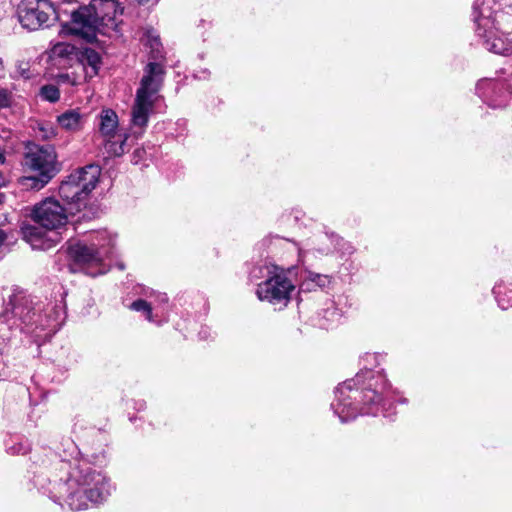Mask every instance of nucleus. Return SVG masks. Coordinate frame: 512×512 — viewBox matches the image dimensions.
<instances>
[{
  "label": "nucleus",
  "mask_w": 512,
  "mask_h": 512,
  "mask_svg": "<svg viewBox=\"0 0 512 512\" xmlns=\"http://www.w3.org/2000/svg\"><path fill=\"white\" fill-rule=\"evenodd\" d=\"M379 356L366 353L360 363V372L352 379L340 384L335 390L331 409L342 423L355 419L360 414H373L379 411L381 396L379 391L387 388V380L380 372H373L368 366H377Z\"/></svg>",
  "instance_id": "obj_1"
},
{
  "label": "nucleus",
  "mask_w": 512,
  "mask_h": 512,
  "mask_svg": "<svg viewBox=\"0 0 512 512\" xmlns=\"http://www.w3.org/2000/svg\"><path fill=\"white\" fill-rule=\"evenodd\" d=\"M119 6L116 0H91L88 6L80 7L71 16L67 26L73 35L87 42L96 40L97 34H108L117 27Z\"/></svg>",
  "instance_id": "obj_2"
},
{
  "label": "nucleus",
  "mask_w": 512,
  "mask_h": 512,
  "mask_svg": "<svg viewBox=\"0 0 512 512\" xmlns=\"http://www.w3.org/2000/svg\"><path fill=\"white\" fill-rule=\"evenodd\" d=\"M165 70L160 63L150 62L144 69L140 86L136 91L131 111V124L135 133H142L147 127L151 114L162 98L160 91L164 80Z\"/></svg>",
  "instance_id": "obj_3"
},
{
  "label": "nucleus",
  "mask_w": 512,
  "mask_h": 512,
  "mask_svg": "<svg viewBox=\"0 0 512 512\" xmlns=\"http://www.w3.org/2000/svg\"><path fill=\"white\" fill-rule=\"evenodd\" d=\"M38 324L42 329L49 328L55 331L58 327L57 323H51L46 320L42 321V316L32 311L28 299L22 293L14 294L10 297L5 312L0 316V353L10 341L13 331L19 329L27 333L33 332L31 327Z\"/></svg>",
  "instance_id": "obj_4"
},
{
  "label": "nucleus",
  "mask_w": 512,
  "mask_h": 512,
  "mask_svg": "<svg viewBox=\"0 0 512 512\" xmlns=\"http://www.w3.org/2000/svg\"><path fill=\"white\" fill-rule=\"evenodd\" d=\"M25 164L37 175L23 177L21 184L34 190L42 189L59 172L55 149L49 144L29 146Z\"/></svg>",
  "instance_id": "obj_5"
},
{
  "label": "nucleus",
  "mask_w": 512,
  "mask_h": 512,
  "mask_svg": "<svg viewBox=\"0 0 512 512\" xmlns=\"http://www.w3.org/2000/svg\"><path fill=\"white\" fill-rule=\"evenodd\" d=\"M115 237L107 231L94 234L91 241H74L69 243L67 253L74 265L79 267L93 266L108 257L114 245Z\"/></svg>",
  "instance_id": "obj_6"
},
{
  "label": "nucleus",
  "mask_w": 512,
  "mask_h": 512,
  "mask_svg": "<svg viewBox=\"0 0 512 512\" xmlns=\"http://www.w3.org/2000/svg\"><path fill=\"white\" fill-rule=\"evenodd\" d=\"M21 26L30 31L50 27L58 20L54 4L50 0H22L17 8Z\"/></svg>",
  "instance_id": "obj_7"
},
{
  "label": "nucleus",
  "mask_w": 512,
  "mask_h": 512,
  "mask_svg": "<svg viewBox=\"0 0 512 512\" xmlns=\"http://www.w3.org/2000/svg\"><path fill=\"white\" fill-rule=\"evenodd\" d=\"M268 273V278L258 284L256 290L258 299L272 305L286 306L295 288L294 285L281 268L274 267L273 271L268 270Z\"/></svg>",
  "instance_id": "obj_8"
},
{
  "label": "nucleus",
  "mask_w": 512,
  "mask_h": 512,
  "mask_svg": "<svg viewBox=\"0 0 512 512\" xmlns=\"http://www.w3.org/2000/svg\"><path fill=\"white\" fill-rule=\"evenodd\" d=\"M494 0H475L473 4V21L476 25V33L478 36H487V32H491L498 27L504 30L512 29V19L503 11L495 9Z\"/></svg>",
  "instance_id": "obj_9"
},
{
  "label": "nucleus",
  "mask_w": 512,
  "mask_h": 512,
  "mask_svg": "<svg viewBox=\"0 0 512 512\" xmlns=\"http://www.w3.org/2000/svg\"><path fill=\"white\" fill-rule=\"evenodd\" d=\"M33 222L46 230L54 231L68 221L66 209L54 198L35 204L30 212Z\"/></svg>",
  "instance_id": "obj_10"
},
{
  "label": "nucleus",
  "mask_w": 512,
  "mask_h": 512,
  "mask_svg": "<svg viewBox=\"0 0 512 512\" xmlns=\"http://www.w3.org/2000/svg\"><path fill=\"white\" fill-rule=\"evenodd\" d=\"M99 131L104 138V148L109 157L121 156L125 152L127 136L118 133V116L111 110H103L99 116Z\"/></svg>",
  "instance_id": "obj_11"
},
{
  "label": "nucleus",
  "mask_w": 512,
  "mask_h": 512,
  "mask_svg": "<svg viewBox=\"0 0 512 512\" xmlns=\"http://www.w3.org/2000/svg\"><path fill=\"white\" fill-rule=\"evenodd\" d=\"M53 495L55 502L62 505L65 502L72 511H80L88 507V486L91 482H53Z\"/></svg>",
  "instance_id": "obj_12"
},
{
  "label": "nucleus",
  "mask_w": 512,
  "mask_h": 512,
  "mask_svg": "<svg viewBox=\"0 0 512 512\" xmlns=\"http://www.w3.org/2000/svg\"><path fill=\"white\" fill-rule=\"evenodd\" d=\"M476 89L479 95L485 101H489L494 107L503 105L502 101H498V97H505L506 94H512V84H507L502 80L482 79L477 83Z\"/></svg>",
  "instance_id": "obj_13"
},
{
  "label": "nucleus",
  "mask_w": 512,
  "mask_h": 512,
  "mask_svg": "<svg viewBox=\"0 0 512 512\" xmlns=\"http://www.w3.org/2000/svg\"><path fill=\"white\" fill-rule=\"evenodd\" d=\"M50 230H46L39 225L23 223L21 226L22 238L30 244L33 249L48 250L52 248L57 239L49 235Z\"/></svg>",
  "instance_id": "obj_14"
},
{
  "label": "nucleus",
  "mask_w": 512,
  "mask_h": 512,
  "mask_svg": "<svg viewBox=\"0 0 512 512\" xmlns=\"http://www.w3.org/2000/svg\"><path fill=\"white\" fill-rule=\"evenodd\" d=\"M100 174L101 169L98 165H88L71 173L70 176L74 178L82 192H85L88 197L98 184Z\"/></svg>",
  "instance_id": "obj_15"
},
{
  "label": "nucleus",
  "mask_w": 512,
  "mask_h": 512,
  "mask_svg": "<svg viewBox=\"0 0 512 512\" xmlns=\"http://www.w3.org/2000/svg\"><path fill=\"white\" fill-rule=\"evenodd\" d=\"M61 198L69 205H73L76 210L86 205L88 199L85 192H82L79 184H77L70 175L63 181L59 187Z\"/></svg>",
  "instance_id": "obj_16"
},
{
  "label": "nucleus",
  "mask_w": 512,
  "mask_h": 512,
  "mask_svg": "<svg viewBox=\"0 0 512 512\" xmlns=\"http://www.w3.org/2000/svg\"><path fill=\"white\" fill-rule=\"evenodd\" d=\"M506 34L509 30H504L501 27L493 29L492 33L487 32V36H480L484 39V46L489 51L495 54L510 55L512 54V42H505V40L498 35V32Z\"/></svg>",
  "instance_id": "obj_17"
},
{
  "label": "nucleus",
  "mask_w": 512,
  "mask_h": 512,
  "mask_svg": "<svg viewBox=\"0 0 512 512\" xmlns=\"http://www.w3.org/2000/svg\"><path fill=\"white\" fill-rule=\"evenodd\" d=\"M69 466L71 471L68 480H86L101 476V471L85 459L75 460L73 463H69Z\"/></svg>",
  "instance_id": "obj_18"
},
{
  "label": "nucleus",
  "mask_w": 512,
  "mask_h": 512,
  "mask_svg": "<svg viewBox=\"0 0 512 512\" xmlns=\"http://www.w3.org/2000/svg\"><path fill=\"white\" fill-rule=\"evenodd\" d=\"M59 125L69 131L80 130L84 123V116L78 110H68L58 116Z\"/></svg>",
  "instance_id": "obj_19"
},
{
  "label": "nucleus",
  "mask_w": 512,
  "mask_h": 512,
  "mask_svg": "<svg viewBox=\"0 0 512 512\" xmlns=\"http://www.w3.org/2000/svg\"><path fill=\"white\" fill-rule=\"evenodd\" d=\"M88 486L87 498L92 503H101L106 500L111 493L110 482H91Z\"/></svg>",
  "instance_id": "obj_20"
},
{
  "label": "nucleus",
  "mask_w": 512,
  "mask_h": 512,
  "mask_svg": "<svg viewBox=\"0 0 512 512\" xmlns=\"http://www.w3.org/2000/svg\"><path fill=\"white\" fill-rule=\"evenodd\" d=\"M85 60L87 64H84L86 77H93L98 73L100 66V55L94 50H86Z\"/></svg>",
  "instance_id": "obj_21"
},
{
  "label": "nucleus",
  "mask_w": 512,
  "mask_h": 512,
  "mask_svg": "<svg viewBox=\"0 0 512 512\" xmlns=\"http://www.w3.org/2000/svg\"><path fill=\"white\" fill-rule=\"evenodd\" d=\"M130 308L134 311L144 313L148 321H154L151 305L147 301L142 299L136 300L130 305Z\"/></svg>",
  "instance_id": "obj_22"
},
{
  "label": "nucleus",
  "mask_w": 512,
  "mask_h": 512,
  "mask_svg": "<svg viewBox=\"0 0 512 512\" xmlns=\"http://www.w3.org/2000/svg\"><path fill=\"white\" fill-rule=\"evenodd\" d=\"M327 236L331 240V243L334 244L335 249L341 251L342 254L353 253V247L349 243L345 242L341 237L334 234H327Z\"/></svg>",
  "instance_id": "obj_23"
},
{
  "label": "nucleus",
  "mask_w": 512,
  "mask_h": 512,
  "mask_svg": "<svg viewBox=\"0 0 512 512\" xmlns=\"http://www.w3.org/2000/svg\"><path fill=\"white\" fill-rule=\"evenodd\" d=\"M493 292L495 294V297H496V299L498 301L499 306L502 309H507L509 306L512 305V288L509 290V294L507 295V299H505L502 296L503 291H502V286L501 285L495 286L494 289H493Z\"/></svg>",
  "instance_id": "obj_24"
},
{
  "label": "nucleus",
  "mask_w": 512,
  "mask_h": 512,
  "mask_svg": "<svg viewBox=\"0 0 512 512\" xmlns=\"http://www.w3.org/2000/svg\"><path fill=\"white\" fill-rule=\"evenodd\" d=\"M41 96L50 102H55L60 97L59 89L54 85H46L41 88Z\"/></svg>",
  "instance_id": "obj_25"
},
{
  "label": "nucleus",
  "mask_w": 512,
  "mask_h": 512,
  "mask_svg": "<svg viewBox=\"0 0 512 512\" xmlns=\"http://www.w3.org/2000/svg\"><path fill=\"white\" fill-rule=\"evenodd\" d=\"M72 47L70 45H67L65 43H57L53 48H52V54L54 56H60V57H63V56H66L68 54L71 53L72 51Z\"/></svg>",
  "instance_id": "obj_26"
},
{
  "label": "nucleus",
  "mask_w": 512,
  "mask_h": 512,
  "mask_svg": "<svg viewBox=\"0 0 512 512\" xmlns=\"http://www.w3.org/2000/svg\"><path fill=\"white\" fill-rule=\"evenodd\" d=\"M30 450V446L27 443H17L8 448V452L12 455L26 454Z\"/></svg>",
  "instance_id": "obj_27"
},
{
  "label": "nucleus",
  "mask_w": 512,
  "mask_h": 512,
  "mask_svg": "<svg viewBox=\"0 0 512 512\" xmlns=\"http://www.w3.org/2000/svg\"><path fill=\"white\" fill-rule=\"evenodd\" d=\"M12 101V94L8 90L0 88V109L9 107Z\"/></svg>",
  "instance_id": "obj_28"
},
{
  "label": "nucleus",
  "mask_w": 512,
  "mask_h": 512,
  "mask_svg": "<svg viewBox=\"0 0 512 512\" xmlns=\"http://www.w3.org/2000/svg\"><path fill=\"white\" fill-rule=\"evenodd\" d=\"M8 235L5 231L0 229V253L3 252L6 241H7Z\"/></svg>",
  "instance_id": "obj_29"
},
{
  "label": "nucleus",
  "mask_w": 512,
  "mask_h": 512,
  "mask_svg": "<svg viewBox=\"0 0 512 512\" xmlns=\"http://www.w3.org/2000/svg\"><path fill=\"white\" fill-rule=\"evenodd\" d=\"M6 183H7V180H6L5 176L2 173H0V188L6 186Z\"/></svg>",
  "instance_id": "obj_30"
},
{
  "label": "nucleus",
  "mask_w": 512,
  "mask_h": 512,
  "mask_svg": "<svg viewBox=\"0 0 512 512\" xmlns=\"http://www.w3.org/2000/svg\"><path fill=\"white\" fill-rule=\"evenodd\" d=\"M160 45L159 40L157 38L153 39L151 46L153 49H157V47Z\"/></svg>",
  "instance_id": "obj_31"
},
{
  "label": "nucleus",
  "mask_w": 512,
  "mask_h": 512,
  "mask_svg": "<svg viewBox=\"0 0 512 512\" xmlns=\"http://www.w3.org/2000/svg\"><path fill=\"white\" fill-rule=\"evenodd\" d=\"M4 162H5V156H4L2 148L0 147V163H4Z\"/></svg>",
  "instance_id": "obj_32"
},
{
  "label": "nucleus",
  "mask_w": 512,
  "mask_h": 512,
  "mask_svg": "<svg viewBox=\"0 0 512 512\" xmlns=\"http://www.w3.org/2000/svg\"><path fill=\"white\" fill-rule=\"evenodd\" d=\"M160 301H162V302H166V301H167V297H166V295H161V296H160Z\"/></svg>",
  "instance_id": "obj_33"
},
{
  "label": "nucleus",
  "mask_w": 512,
  "mask_h": 512,
  "mask_svg": "<svg viewBox=\"0 0 512 512\" xmlns=\"http://www.w3.org/2000/svg\"><path fill=\"white\" fill-rule=\"evenodd\" d=\"M4 195L0 194V203L3 201Z\"/></svg>",
  "instance_id": "obj_34"
}]
</instances>
